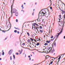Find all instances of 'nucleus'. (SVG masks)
I'll list each match as a JSON object with an SVG mask.
<instances>
[{
  "instance_id": "nucleus-1",
  "label": "nucleus",
  "mask_w": 65,
  "mask_h": 65,
  "mask_svg": "<svg viewBox=\"0 0 65 65\" xmlns=\"http://www.w3.org/2000/svg\"><path fill=\"white\" fill-rule=\"evenodd\" d=\"M52 47L51 48V47L48 48V49L47 50V51H48V50H49V51L48 53H50L51 51V52L52 53V54H53V53H54V52H55V49H54V46L53 45H52Z\"/></svg>"
},
{
  "instance_id": "nucleus-2",
  "label": "nucleus",
  "mask_w": 65,
  "mask_h": 65,
  "mask_svg": "<svg viewBox=\"0 0 65 65\" xmlns=\"http://www.w3.org/2000/svg\"><path fill=\"white\" fill-rule=\"evenodd\" d=\"M60 25H61V26L62 27V29L60 28V29H61V31H62V30H63V28L64 26V20L63 21H61V22Z\"/></svg>"
},
{
  "instance_id": "nucleus-3",
  "label": "nucleus",
  "mask_w": 65,
  "mask_h": 65,
  "mask_svg": "<svg viewBox=\"0 0 65 65\" xmlns=\"http://www.w3.org/2000/svg\"><path fill=\"white\" fill-rule=\"evenodd\" d=\"M62 30H61V31L60 32H59V33H57L56 34V35L55 36H56H56H57V38H56V39L54 41V42H55V41H56V40H57V38H58V37L59 36V35H60V34H61V33H62Z\"/></svg>"
},
{
  "instance_id": "nucleus-4",
  "label": "nucleus",
  "mask_w": 65,
  "mask_h": 65,
  "mask_svg": "<svg viewBox=\"0 0 65 65\" xmlns=\"http://www.w3.org/2000/svg\"><path fill=\"white\" fill-rule=\"evenodd\" d=\"M12 52H13V50H10L9 51L8 54L9 55H11L12 53Z\"/></svg>"
},
{
  "instance_id": "nucleus-5",
  "label": "nucleus",
  "mask_w": 65,
  "mask_h": 65,
  "mask_svg": "<svg viewBox=\"0 0 65 65\" xmlns=\"http://www.w3.org/2000/svg\"><path fill=\"white\" fill-rule=\"evenodd\" d=\"M13 6V5H11V17H9V19H10V18H11V17H12V6Z\"/></svg>"
},
{
  "instance_id": "nucleus-6",
  "label": "nucleus",
  "mask_w": 65,
  "mask_h": 65,
  "mask_svg": "<svg viewBox=\"0 0 65 65\" xmlns=\"http://www.w3.org/2000/svg\"><path fill=\"white\" fill-rule=\"evenodd\" d=\"M10 28H9V29L7 30H1L2 31V32H4V33H5V32L6 31H9V30H10V28H11V24H10Z\"/></svg>"
},
{
  "instance_id": "nucleus-7",
  "label": "nucleus",
  "mask_w": 65,
  "mask_h": 65,
  "mask_svg": "<svg viewBox=\"0 0 65 65\" xmlns=\"http://www.w3.org/2000/svg\"><path fill=\"white\" fill-rule=\"evenodd\" d=\"M42 14H45V13H46V12L45 11V10H44L43 11H42Z\"/></svg>"
},
{
  "instance_id": "nucleus-8",
  "label": "nucleus",
  "mask_w": 65,
  "mask_h": 65,
  "mask_svg": "<svg viewBox=\"0 0 65 65\" xmlns=\"http://www.w3.org/2000/svg\"><path fill=\"white\" fill-rule=\"evenodd\" d=\"M19 41H17L16 42L15 44V46H17V45H18V44H19Z\"/></svg>"
},
{
  "instance_id": "nucleus-9",
  "label": "nucleus",
  "mask_w": 65,
  "mask_h": 65,
  "mask_svg": "<svg viewBox=\"0 0 65 65\" xmlns=\"http://www.w3.org/2000/svg\"><path fill=\"white\" fill-rule=\"evenodd\" d=\"M44 9H42V10H41L40 11V12L39 14H39H41V11L43 10H44Z\"/></svg>"
},
{
  "instance_id": "nucleus-10",
  "label": "nucleus",
  "mask_w": 65,
  "mask_h": 65,
  "mask_svg": "<svg viewBox=\"0 0 65 65\" xmlns=\"http://www.w3.org/2000/svg\"><path fill=\"white\" fill-rule=\"evenodd\" d=\"M34 28L35 29V30H37V31H38V30L37 29V27L35 26V27H34Z\"/></svg>"
},
{
  "instance_id": "nucleus-11",
  "label": "nucleus",
  "mask_w": 65,
  "mask_h": 65,
  "mask_svg": "<svg viewBox=\"0 0 65 65\" xmlns=\"http://www.w3.org/2000/svg\"><path fill=\"white\" fill-rule=\"evenodd\" d=\"M53 43L54 45V46H55V47H56V43L55 42H53Z\"/></svg>"
},
{
  "instance_id": "nucleus-12",
  "label": "nucleus",
  "mask_w": 65,
  "mask_h": 65,
  "mask_svg": "<svg viewBox=\"0 0 65 65\" xmlns=\"http://www.w3.org/2000/svg\"><path fill=\"white\" fill-rule=\"evenodd\" d=\"M18 14H18V13L17 12L15 14V15L16 16H18Z\"/></svg>"
},
{
  "instance_id": "nucleus-13",
  "label": "nucleus",
  "mask_w": 65,
  "mask_h": 65,
  "mask_svg": "<svg viewBox=\"0 0 65 65\" xmlns=\"http://www.w3.org/2000/svg\"><path fill=\"white\" fill-rule=\"evenodd\" d=\"M2 52H3L2 53V55L3 56H4V52H3V50L2 51Z\"/></svg>"
},
{
  "instance_id": "nucleus-14",
  "label": "nucleus",
  "mask_w": 65,
  "mask_h": 65,
  "mask_svg": "<svg viewBox=\"0 0 65 65\" xmlns=\"http://www.w3.org/2000/svg\"><path fill=\"white\" fill-rule=\"evenodd\" d=\"M12 10L13 11H14L15 12V11H16V12H17V10H15V9H14Z\"/></svg>"
},
{
  "instance_id": "nucleus-15",
  "label": "nucleus",
  "mask_w": 65,
  "mask_h": 65,
  "mask_svg": "<svg viewBox=\"0 0 65 65\" xmlns=\"http://www.w3.org/2000/svg\"><path fill=\"white\" fill-rule=\"evenodd\" d=\"M61 55H60L59 56H58V57H59V59H61V56H61Z\"/></svg>"
},
{
  "instance_id": "nucleus-16",
  "label": "nucleus",
  "mask_w": 65,
  "mask_h": 65,
  "mask_svg": "<svg viewBox=\"0 0 65 65\" xmlns=\"http://www.w3.org/2000/svg\"><path fill=\"white\" fill-rule=\"evenodd\" d=\"M39 30H40V33H42V30H40V29H39Z\"/></svg>"
},
{
  "instance_id": "nucleus-17",
  "label": "nucleus",
  "mask_w": 65,
  "mask_h": 65,
  "mask_svg": "<svg viewBox=\"0 0 65 65\" xmlns=\"http://www.w3.org/2000/svg\"><path fill=\"white\" fill-rule=\"evenodd\" d=\"M48 45V44H47V43H44V45Z\"/></svg>"
},
{
  "instance_id": "nucleus-18",
  "label": "nucleus",
  "mask_w": 65,
  "mask_h": 65,
  "mask_svg": "<svg viewBox=\"0 0 65 65\" xmlns=\"http://www.w3.org/2000/svg\"><path fill=\"white\" fill-rule=\"evenodd\" d=\"M27 34L28 36H30V34H29V32H27Z\"/></svg>"
},
{
  "instance_id": "nucleus-19",
  "label": "nucleus",
  "mask_w": 65,
  "mask_h": 65,
  "mask_svg": "<svg viewBox=\"0 0 65 65\" xmlns=\"http://www.w3.org/2000/svg\"><path fill=\"white\" fill-rule=\"evenodd\" d=\"M39 27V28L40 29H42V26H40Z\"/></svg>"
},
{
  "instance_id": "nucleus-20",
  "label": "nucleus",
  "mask_w": 65,
  "mask_h": 65,
  "mask_svg": "<svg viewBox=\"0 0 65 65\" xmlns=\"http://www.w3.org/2000/svg\"><path fill=\"white\" fill-rule=\"evenodd\" d=\"M28 58H29V60L30 61L31 60V58H30V55H29L28 56Z\"/></svg>"
},
{
  "instance_id": "nucleus-21",
  "label": "nucleus",
  "mask_w": 65,
  "mask_h": 65,
  "mask_svg": "<svg viewBox=\"0 0 65 65\" xmlns=\"http://www.w3.org/2000/svg\"><path fill=\"white\" fill-rule=\"evenodd\" d=\"M36 45L37 46H38V45H39V43H37L36 44Z\"/></svg>"
},
{
  "instance_id": "nucleus-22",
  "label": "nucleus",
  "mask_w": 65,
  "mask_h": 65,
  "mask_svg": "<svg viewBox=\"0 0 65 65\" xmlns=\"http://www.w3.org/2000/svg\"><path fill=\"white\" fill-rule=\"evenodd\" d=\"M63 17H64V19H65V11H64V14L63 16Z\"/></svg>"
},
{
  "instance_id": "nucleus-23",
  "label": "nucleus",
  "mask_w": 65,
  "mask_h": 65,
  "mask_svg": "<svg viewBox=\"0 0 65 65\" xmlns=\"http://www.w3.org/2000/svg\"><path fill=\"white\" fill-rule=\"evenodd\" d=\"M30 39L32 41H33V39H32V38H30Z\"/></svg>"
},
{
  "instance_id": "nucleus-24",
  "label": "nucleus",
  "mask_w": 65,
  "mask_h": 65,
  "mask_svg": "<svg viewBox=\"0 0 65 65\" xmlns=\"http://www.w3.org/2000/svg\"><path fill=\"white\" fill-rule=\"evenodd\" d=\"M14 28H15V29H17L18 30H19V28H16L15 27H14Z\"/></svg>"
},
{
  "instance_id": "nucleus-25",
  "label": "nucleus",
  "mask_w": 65,
  "mask_h": 65,
  "mask_svg": "<svg viewBox=\"0 0 65 65\" xmlns=\"http://www.w3.org/2000/svg\"><path fill=\"white\" fill-rule=\"evenodd\" d=\"M14 32L15 33H17V30H14Z\"/></svg>"
},
{
  "instance_id": "nucleus-26",
  "label": "nucleus",
  "mask_w": 65,
  "mask_h": 65,
  "mask_svg": "<svg viewBox=\"0 0 65 65\" xmlns=\"http://www.w3.org/2000/svg\"><path fill=\"white\" fill-rule=\"evenodd\" d=\"M13 57L14 58V59H15V56H14V55H13Z\"/></svg>"
},
{
  "instance_id": "nucleus-27",
  "label": "nucleus",
  "mask_w": 65,
  "mask_h": 65,
  "mask_svg": "<svg viewBox=\"0 0 65 65\" xmlns=\"http://www.w3.org/2000/svg\"><path fill=\"white\" fill-rule=\"evenodd\" d=\"M64 12H65V11H63L62 12V14H64Z\"/></svg>"
},
{
  "instance_id": "nucleus-28",
  "label": "nucleus",
  "mask_w": 65,
  "mask_h": 65,
  "mask_svg": "<svg viewBox=\"0 0 65 65\" xmlns=\"http://www.w3.org/2000/svg\"><path fill=\"white\" fill-rule=\"evenodd\" d=\"M27 41H28V42H29V43L30 42V39H28L27 40Z\"/></svg>"
},
{
  "instance_id": "nucleus-29",
  "label": "nucleus",
  "mask_w": 65,
  "mask_h": 65,
  "mask_svg": "<svg viewBox=\"0 0 65 65\" xmlns=\"http://www.w3.org/2000/svg\"><path fill=\"white\" fill-rule=\"evenodd\" d=\"M36 24H37L36 23H33L32 24V25H33V24H34V25H36Z\"/></svg>"
},
{
  "instance_id": "nucleus-30",
  "label": "nucleus",
  "mask_w": 65,
  "mask_h": 65,
  "mask_svg": "<svg viewBox=\"0 0 65 65\" xmlns=\"http://www.w3.org/2000/svg\"><path fill=\"white\" fill-rule=\"evenodd\" d=\"M53 63V61H52L50 63V64H52V63Z\"/></svg>"
},
{
  "instance_id": "nucleus-31",
  "label": "nucleus",
  "mask_w": 65,
  "mask_h": 65,
  "mask_svg": "<svg viewBox=\"0 0 65 65\" xmlns=\"http://www.w3.org/2000/svg\"><path fill=\"white\" fill-rule=\"evenodd\" d=\"M46 42H47L48 43H49V41H46Z\"/></svg>"
},
{
  "instance_id": "nucleus-32",
  "label": "nucleus",
  "mask_w": 65,
  "mask_h": 65,
  "mask_svg": "<svg viewBox=\"0 0 65 65\" xmlns=\"http://www.w3.org/2000/svg\"><path fill=\"white\" fill-rule=\"evenodd\" d=\"M36 26H37V27H39V25H38V24H36Z\"/></svg>"
},
{
  "instance_id": "nucleus-33",
  "label": "nucleus",
  "mask_w": 65,
  "mask_h": 65,
  "mask_svg": "<svg viewBox=\"0 0 65 65\" xmlns=\"http://www.w3.org/2000/svg\"><path fill=\"white\" fill-rule=\"evenodd\" d=\"M10 60H12V58H11V56H10Z\"/></svg>"
},
{
  "instance_id": "nucleus-34",
  "label": "nucleus",
  "mask_w": 65,
  "mask_h": 65,
  "mask_svg": "<svg viewBox=\"0 0 65 65\" xmlns=\"http://www.w3.org/2000/svg\"><path fill=\"white\" fill-rule=\"evenodd\" d=\"M25 45V43H23L22 44V45Z\"/></svg>"
},
{
  "instance_id": "nucleus-35",
  "label": "nucleus",
  "mask_w": 65,
  "mask_h": 65,
  "mask_svg": "<svg viewBox=\"0 0 65 65\" xmlns=\"http://www.w3.org/2000/svg\"><path fill=\"white\" fill-rule=\"evenodd\" d=\"M16 22H18V19H17L16 20Z\"/></svg>"
},
{
  "instance_id": "nucleus-36",
  "label": "nucleus",
  "mask_w": 65,
  "mask_h": 65,
  "mask_svg": "<svg viewBox=\"0 0 65 65\" xmlns=\"http://www.w3.org/2000/svg\"><path fill=\"white\" fill-rule=\"evenodd\" d=\"M53 36H52V37H51V38H53Z\"/></svg>"
},
{
  "instance_id": "nucleus-37",
  "label": "nucleus",
  "mask_w": 65,
  "mask_h": 65,
  "mask_svg": "<svg viewBox=\"0 0 65 65\" xmlns=\"http://www.w3.org/2000/svg\"><path fill=\"white\" fill-rule=\"evenodd\" d=\"M22 51H21V52H20L19 53V55H20V54H22Z\"/></svg>"
},
{
  "instance_id": "nucleus-38",
  "label": "nucleus",
  "mask_w": 65,
  "mask_h": 65,
  "mask_svg": "<svg viewBox=\"0 0 65 65\" xmlns=\"http://www.w3.org/2000/svg\"><path fill=\"white\" fill-rule=\"evenodd\" d=\"M61 15H59V18L60 19H61Z\"/></svg>"
},
{
  "instance_id": "nucleus-39",
  "label": "nucleus",
  "mask_w": 65,
  "mask_h": 65,
  "mask_svg": "<svg viewBox=\"0 0 65 65\" xmlns=\"http://www.w3.org/2000/svg\"><path fill=\"white\" fill-rule=\"evenodd\" d=\"M50 8L51 10H52V7H50Z\"/></svg>"
},
{
  "instance_id": "nucleus-40",
  "label": "nucleus",
  "mask_w": 65,
  "mask_h": 65,
  "mask_svg": "<svg viewBox=\"0 0 65 65\" xmlns=\"http://www.w3.org/2000/svg\"><path fill=\"white\" fill-rule=\"evenodd\" d=\"M16 54L17 55H19V53H16Z\"/></svg>"
},
{
  "instance_id": "nucleus-41",
  "label": "nucleus",
  "mask_w": 65,
  "mask_h": 65,
  "mask_svg": "<svg viewBox=\"0 0 65 65\" xmlns=\"http://www.w3.org/2000/svg\"><path fill=\"white\" fill-rule=\"evenodd\" d=\"M17 33H18V34H19V33H20V32H19V31H17Z\"/></svg>"
},
{
  "instance_id": "nucleus-42",
  "label": "nucleus",
  "mask_w": 65,
  "mask_h": 65,
  "mask_svg": "<svg viewBox=\"0 0 65 65\" xmlns=\"http://www.w3.org/2000/svg\"><path fill=\"white\" fill-rule=\"evenodd\" d=\"M54 39H51V41H53V40H54Z\"/></svg>"
},
{
  "instance_id": "nucleus-43",
  "label": "nucleus",
  "mask_w": 65,
  "mask_h": 65,
  "mask_svg": "<svg viewBox=\"0 0 65 65\" xmlns=\"http://www.w3.org/2000/svg\"><path fill=\"white\" fill-rule=\"evenodd\" d=\"M32 15H34V12L32 14Z\"/></svg>"
},
{
  "instance_id": "nucleus-44",
  "label": "nucleus",
  "mask_w": 65,
  "mask_h": 65,
  "mask_svg": "<svg viewBox=\"0 0 65 65\" xmlns=\"http://www.w3.org/2000/svg\"><path fill=\"white\" fill-rule=\"evenodd\" d=\"M51 57V58H53V59H55V58H53L52 57Z\"/></svg>"
},
{
  "instance_id": "nucleus-45",
  "label": "nucleus",
  "mask_w": 65,
  "mask_h": 65,
  "mask_svg": "<svg viewBox=\"0 0 65 65\" xmlns=\"http://www.w3.org/2000/svg\"><path fill=\"white\" fill-rule=\"evenodd\" d=\"M15 12H16V11L14 12V11H13V13H15Z\"/></svg>"
},
{
  "instance_id": "nucleus-46",
  "label": "nucleus",
  "mask_w": 65,
  "mask_h": 65,
  "mask_svg": "<svg viewBox=\"0 0 65 65\" xmlns=\"http://www.w3.org/2000/svg\"><path fill=\"white\" fill-rule=\"evenodd\" d=\"M48 42H49V43H50V42H51V41L49 40V41H48Z\"/></svg>"
},
{
  "instance_id": "nucleus-47",
  "label": "nucleus",
  "mask_w": 65,
  "mask_h": 65,
  "mask_svg": "<svg viewBox=\"0 0 65 65\" xmlns=\"http://www.w3.org/2000/svg\"><path fill=\"white\" fill-rule=\"evenodd\" d=\"M46 59H47V58H46V56L45 57V60H46Z\"/></svg>"
},
{
  "instance_id": "nucleus-48",
  "label": "nucleus",
  "mask_w": 65,
  "mask_h": 65,
  "mask_svg": "<svg viewBox=\"0 0 65 65\" xmlns=\"http://www.w3.org/2000/svg\"><path fill=\"white\" fill-rule=\"evenodd\" d=\"M13 64H14V60L13 61Z\"/></svg>"
},
{
  "instance_id": "nucleus-49",
  "label": "nucleus",
  "mask_w": 65,
  "mask_h": 65,
  "mask_svg": "<svg viewBox=\"0 0 65 65\" xmlns=\"http://www.w3.org/2000/svg\"><path fill=\"white\" fill-rule=\"evenodd\" d=\"M60 10H61V11L62 12L63 11H63V10H61V9H60Z\"/></svg>"
},
{
  "instance_id": "nucleus-50",
  "label": "nucleus",
  "mask_w": 65,
  "mask_h": 65,
  "mask_svg": "<svg viewBox=\"0 0 65 65\" xmlns=\"http://www.w3.org/2000/svg\"><path fill=\"white\" fill-rule=\"evenodd\" d=\"M63 38H64V39H65V36H64Z\"/></svg>"
},
{
  "instance_id": "nucleus-51",
  "label": "nucleus",
  "mask_w": 65,
  "mask_h": 65,
  "mask_svg": "<svg viewBox=\"0 0 65 65\" xmlns=\"http://www.w3.org/2000/svg\"><path fill=\"white\" fill-rule=\"evenodd\" d=\"M37 28H38V29H39V26H37Z\"/></svg>"
},
{
  "instance_id": "nucleus-52",
  "label": "nucleus",
  "mask_w": 65,
  "mask_h": 65,
  "mask_svg": "<svg viewBox=\"0 0 65 65\" xmlns=\"http://www.w3.org/2000/svg\"><path fill=\"white\" fill-rule=\"evenodd\" d=\"M1 53H0V56H1Z\"/></svg>"
},
{
  "instance_id": "nucleus-53",
  "label": "nucleus",
  "mask_w": 65,
  "mask_h": 65,
  "mask_svg": "<svg viewBox=\"0 0 65 65\" xmlns=\"http://www.w3.org/2000/svg\"><path fill=\"white\" fill-rule=\"evenodd\" d=\"M23 5H22V6H21L22 7H23Z\"/></svg>"
},
{
  "instance_id": "nucleus-54",
  "label": "nucleus",
  "mask_w": 65,
  "mask_h": 65,
  "mask_svg": "<svg viewBox=\"0 0 65 65\" xmlns=\"http://www.w3.org/2000/svg\"><path fill=\"white\" fill-rule=\"evenodd\" d=\"M46 56H48V57H50V56H49L48 55H46Z\"/></svg>"
},
{
  "instance_id": "nucleus-55",
  "label": "nucleus",
  "mask_w": 65,
  "mask_h": 65,
  "mask_svg": "<svg viewBox=\"0 0 65 65\" xmlns=\"http://www.w3.org/2000/svg\"><path fill=\"white\" fill-rule=\"evenodd\" d=\"M59 61H60V60H59L58 61L57 64L58 63V62H59Z\"/></svg>"
},
{
  "instance_id": "nucleus-56",
  "label": "nucleus",
  "mask_w": 65,
  "mask_h": 65,
  "mask_svg": "<svg viewBox=\"0 0 65 65\" xmlns=\"http://www.w3.org/2000/svg\"><path fill=\"white\" fill-rule=\"evenodd\" d=\"M37 39H36V41H37Z\"/></svg>"
},
{
  "instance_id": "nucleus-57",
  "label": "nucleus",
  "mask_w": 65,
  "mask_h": 65,
  "mask_svg": "<svg viewBox=\"0 0 65 65\" xmlns=\"http://www.w3.org/2000/svg\"><path fill=\"white\" fill-rule=\"evenodd\" d=\"M42 62H41V63H39V64H41V63H42Z\"/></svg>"
},
{
  "instance_id": "nucleus-58",
  "label": "nucleus",
  "mask_w": 65,
  "mask_h": 65,
  "mask_svg": "<svg viewBox=\"0 0 65 65\" xmlns=\"http://www.w3.org/2000/svg\"><path fill=\"white\" fill-rule=\"evenodd\" d=\"M25 54V57H26V54Z\"/></svg>"
},
{
  "instance_id": "nucleus-59",
  "label": "nucleus",
  "mask_w": 65,
  "mask_h": 65,
  "mask_svg": "<svg viewBox=\"0 0 65 65\" xmlns=\"http://www.w3.org/2000/svg\"><path fill=\"white\" fill-rule=\"evenodd\" d=\"M47 52H48V51H46V53H47Z\"/></svg>"
},
{
  "instance_id": "nucleus-60",
  "label": "nucleus",
  "mask_w": 65,
  "mask_h": 65,
  "mask_svg": "<svg viewBox=\"0 0 65 65\" xmlns=\"http://www.w3.org/2000/svg\"><path fill=\"white\" fill-rule=\"evenodd\" d=\"M6 39H7V38H6L4 40H6Z\"/></svg>"
},
{
  "instance_id": "nucleus-61",
  "label": "nucleus",
  "mask_w": 65,
  "mask_h": 65,
  "mask_svg": "<svg viewBox=\"0 0 65 65\" xmlns=\"http://www.w3.org/2000/svg\"><path fill=\"white\" fill-rule=\"evenodd\" d=\"M58 31V32H59V29H58V30H57Z\"/></svg>"
},
{
  "instance_id": "nucleus-62",
  "label": "nucleus",
  "mask_w": 65,
  "mask_h": 65,
  "mask_svg": "<svg viewBox=\"0 0 65 65\" xmlns=\"http://www.w3.org/2000/svg\"><path fill=\"white\" fill-rule=\"evenodd\" d=\"M32 25H33L34 26V27H35V25H34V24H32Z\"/></svg>"
},
{
  "instance_id": "nucleus-63",
  "label": "nucleus",
  "mask_w": 65,
  "mask_h": 65,
  "mask_svg": "<svg viewBox=\"0 0 65 65\" xmlns=\"http://www.w3.org/2000/svg\"><path fill=\"white\" fill-rule=\"evenodd\" d=\"M60 22H61V21H60V20H59V21L58 22L59 23H60Z\"/></svg>"
},
{
  "instance_id": "nucleus-64",
  "label": "nucleus",
  "mask_w": 65,
  "mask_h": 65,
  "mask_svg": "<svg viewBox=\"0 0 65 65\" xmlns=\"http://www.w3.org/2000/svg\"><path fill=\"white\" fill-rule=\"evenodd\" d=\"M45 36H44V38H45Z\"/></svg>"
}]
</instances>
